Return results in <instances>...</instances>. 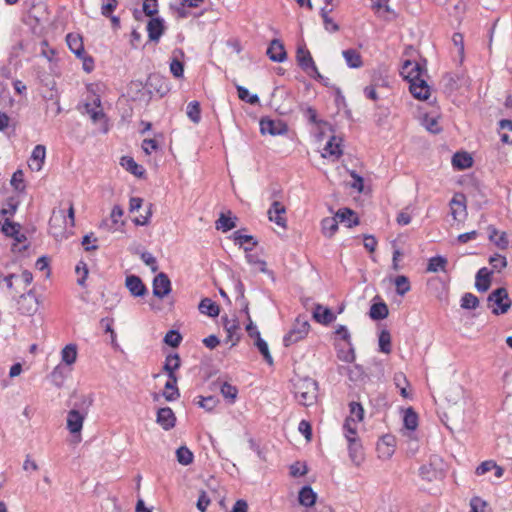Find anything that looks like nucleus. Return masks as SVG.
<instances>
[{
  "instance_id": "nucleus-1",
  "label": "nucleus",
  "mask_w": 512,
  "mask_h": 512,
  "mask_svg": "<svg viewBox=\"0 0 512 512\" xmlns=\"http://www.w3.org/2000/svg\"><path fill=\"white\" fill-rule=\"evenodd\" d=\"M293 393L299 404L311 406L317 401L318 383L310 377H295L292 379Z\"/></svg>"
},
{
  "instance_id": "nucleus-2",
  "label": "nucleus",
  "mask_w": 512,
  "mask_h": 512,
  "mask_svg": "<svg viewBox=\"0 0 512 512\" xmlns=\"http://www.w3.org/2000/svg\"><path fill=\"white\" fill-rule=\"evenodd\" d=\"M91 405L92 399L87 396H82L79 402L72 404V409L67 415V429L71 434L80 433L84 419Z\"/></svg>"
},
{
  "instance_id": "nucleus-3",
  "label": "nucleus",
  "mask_w": 512,
  "mask_h": 512,
  "mask_svg": "<svg viewBox=\"0 0 512 512\" xmlns=\"http://www.w3.org/2000/svg\"><path fill=\"white\" fill-rule=\"evenodd\" d=\"M487 301L489 306H495L492 308V313L494 315L505 314L512 305V301L510 300L508 292L504 287H499L492 291L489 294Z\"/></svg>"
},
{
  "instance_id": "nucleus-4",
  "label": "nucleus",
  "mask_w": 512,
  "mask_h": 512,
  "mask_svg": "<svg viewBox=\"0 0 512 512\" xmlns=\"http://www.w3.org/2000/svg\"><path fill=\"white\" fill-rule=\"evenodd\" d=\"M309 328V322L304 317L296 318L293 328L283 338L284 345L288 347L303 339L307 335Z\"/></svg>"
},
{
  "instance_id": "nucleus-5",
  "label": "nucleus",
  "mask_w": 512,
  "mask_h": 512,
  "mask_svg": "<svg viewBox=\"0 0 512 512\" xmlns=\"http://www.w3.org/2000/svg\"><path fill=\"white\" fill-rule=\"evenodd\" d=\"M260 131L262 134H270L272 136L284 135L288 131V127L282 120H273L271 118H262L260 120Z\"/></svg>"
},
{
  "instance_id": "nucleus-6",
  "label": "nucleus",
  "mask_w": 512,
  "mask_h": 512,
  "mask_svg": "<svg viewBox=\"0 0 512 512\" xmlns=\"http://www.w3.org/2000/svg\"><path fill=\"white\" fill-rule=\"evenodd\" d=\"M171 281L164 272L157 274L152 282L153 295L159 299L165 298L171 292Z\"/></svg>"
},
{
  "instance_id": "nucleus-7",
  "label": "nucleus",
  "mask_w": 512,
  "mask_h": 512,
  "mask_svg": "<svg viewBox=\"0 0 512 512\" xmlns=\"http://www.w3.org/2000/svg\"><path fill=\"white\" fill-rule=\"evenodd\" d=\"M125 286L133 297H144L148 293L146 285L137 275H128L125 279Z\"/></svg>"
},
{
  "instance_id": "nucleus-8",
  "label": "nucleus",
  "mask_w": 512,
  "mask_h": 512,
  "mask_svg": "<svg viewBox=\"0 0 512 512\" xmlns=\"http://www.w3.org/2000/svg\"><path fill=\"white\" fill-rule=\"evenodd\" d=\"M400 73L404 79L411 83L415 80H419L422 76L423 68L418 62L406 60L402 65Z\"/></svg>"
},
{
  "instance_id": "nucleus-9",
  "label": "nucleus",
  "mask_w": 512,
  "mask_h": 512,
  "mask_svg": "<svg viewBox=\"0 0 512 512\" xmlns=\"http://www.w3.org/2000/svg\"><path fill=\"white\" fill-rule=\"evenodd\" d=\"M156 422L165 431H169L175 427L176 416L170 407H163L157 411Z\"/></svg>"
},
{
  "instance_id": "nucleus-10",
  "label": "nucleus",
  "mask_w": 512,
  "mask_h": 512,
  "mask_svg": "<svg viewBox=\"0 0 512 512\" xmlns=\"http://www.w3.org/2000/svg\"><path fill=\"white\" fill-rule=\"evenodd\" d=\"M296 59L298 65L304 72L309 73V70L316 72L315 62L310 52L304 46H299L297 48Z\"/></svg>"
},
{
  "instance_id": "nucleus-11",
  "label": "nucleus",
  "mask_w": 512,
  "mask_h": 512,
  "mask_svg": "<svg viewBox=\"0 0 512 512\" xmlns=\"http://www.w3.org/2000/svg\"><path fill=\"white\" fill-rule=\"evenodd\" d=\"M267 55L273 62H284L287 59L283 43L279 39H273L267 49Z\"/></svg>"
},
{
  "instance_id": "nucleus-12",
  "label": "nucleus",
  "mask_w": 512,
  "mask_h": 512,
  "mask_svg": "<svg viewBox=\"0 0 512 512\" xmlns=\"http://www.w3.org/2000/svg\"><path fill=\"white\" fill-rule=\"evenodd\" d=\"M164 30V20L160 17H152L147 23L148 37L153 42L160 40Z\"/></svg>"
},
{
  "instance_id": "nucleus-13",
  "label": "nucleus",
  "mask_w": 512,
  "mask_h": 512,
  "mask_svg": "<svg viewBox=\"0 0 512 512\" xmlns=\"http://www.w3.org/2000/svg\"><path fill=\"white\" fill-rule=\"evenodd\" d=\"M409 89L411 94L419 100H426L430 96V88L427 82L421 77L419 80L411 82Z\"/></svg>"
},
{
  "instance_id": "nucleus-14",
  "label": "nucleus",
  "mask_w": 512,
  "mask_h": 512,
  "mask_svg": "<svg viewBox=\"0 0 512 512\" xmlns=\"http://www.w3.org/2000/svg\"><path fill=\"white\" fill-rule=\"evenodd\" d=\"M313 318L318 323L329 325L336 319V316L328 307L316 304L313 311Z\"/></svg>"
},
{
  "instance_id": "nucleus-15",
  "label": "nucleus",
  "mask_w": 512,
  "mask_h": 512,
  "mask_svg": "<svg viewBox=\"0 0 512 512\" xmlns=\"http://www.w3.org/2000/svg\"><path fill=\"white\" fill-rule=\"evenodd\" d=\"M285 207L279 201H274L268 210L269 220L278 226L285 227L286 219L282 216L285 213Z\"/></svg>"
},
{
  "instance_id": "nucleus-16",
  "label": "nucleus",
  "mask_w": 512,
  "mask_h": 512,
  "mask_svg": "<svg viewBox=\"0 0 512 512\" xmlns=\"http://www.w3.org/2000/svg\"><path fill=\"white\" fill-rule=\"evenodd\" d=\"M492 271L486 267L478 270L476 274L475 287L479 292H486L491 286Z\"/></svg>"
},
{
  "instance_id": "nucleus-17",
  "label": "nucleus",
  "mask_w": 512,
  "mask_h": 512,
  "mask_svg": "<svg viewBox=\"0 0 512 512\" xmlns=\"http://www.w3.org/2000/svg\"><path fill=\"white\" fill-rule=\"evenodd\" d=\"M66 42L69 49L78 58H82V56L85 54L82 37L79 34L69 33L66 36Z\"/></svg>"
},
{
  "instance_id": "nucleus-18",
  "label": "nucleus",
  "mask_w": 512,
  "mask_h": 512,
  "mask_svg": "<svg viewBox=\"0 0 512 512\" xmlns=\"http://www.w3.org/2000/svg\"><path fill=\"white\" fill-rule=\"evenodd\" d=\"M337 220L342 223H346L348 228L359 224V218L356 213L350 208H341L335 214Z\"/></svg>"
},
{
  "instance_id": "nucleus-19",
  "label": "nucleus",
  "mask_w": 512,
  "mask_h": 512,
  "mask_svg": "<svg viewBox=\"0 0 512 512\" xmlns=\"http://www.w3.org/2000/svg\"><path fill=\"white\" fill-rule=\"evenodd\" d=\"M180 365L181 360L177 353L169 354L166 357L163 369L167 373L169 379L175 380V378H177L175 371L179 369Z\"/></svg>"
},
{
  "instance_id": "nucleus-20",
  "label": "nucleus",
  "mask_w": 512,
  "mask_h": 512,
  "mask_svg": "<svg viewBox=\"0 0 512 512\" xmlns=\"http://www.w3.org/2000/svg\"><path fill=\"white\" fill-rule=\"evenodd\" d=\"M45 157H46L45 146L41 145V144L36 145L31 154L32 163L30 164V167L32 169H35L36 171H40L44 164Z\"/></svg>"
},
{
  "instance_id": "nucleus-21",
  "label": "nucleus",
  "mask_w": 512,
  "mask_h": 512,
  "mask_svg": "<svg viewBox=\"0 0 512 512\" xmlns=\"http://www.w3.org/2000/svg\"><path fill=\"white\" fill-rule=\"evenodd\" d=\"M24 23L30 26L32 33L35 35L42 34L44 30L43 17L34 14L33 11L28 12V15L24 18Z\"/></svg>"
},
{
  "instance_id": "nucleus-22",
  "label": "nucleus",
  "mask_w": 512,
  "mask_h": 512,
  "mask_svg": "<svg viewBox=\"0 0 512 512\" xmlns=\"http://www.w3.org/2000/svg\"><path fill=\"white\" fill-rule=\"evenodd\" d=\"M120 164L123 168H125L128 172H130L136 177L141 178L145 174V169L143 168V166L137 164L132 157L123 156L121 158Z\"/></svg>"
},
{
  "instance_id": "nucleus-23",
  "label": "nucleus",
  "mask_w": 512,
  "mask_h": 512,
  "mask_svg": "<svg viewBox=\"0 0 512 512\" xmlns=\"http://www.w3.org/2000/svg\"><path fill=\"white\" fill-rule=\"evenodd\" d=\"M198 309L202 314H205L209 317H217L220 313V307L210 298H203L199 305Z\"/></svg>"
},
{
  "instance_id": "nucleus-24",
  "label": "nucleus",
  "mask_w": 512,
  "mask_h": 512,
  "mask_svg": "<svg viewBox=\"0 0 512 512\" xmlns=\"http://www.w3.org/2000/svg\"><path fill=\"white\" fill-rule=\"evenodd\" d=\"M453 167L464 170L472 166L473 159L467 152H456L452 158Z\"/></svg>"
},
{
  "instance_id": "nucleus-25",
  "label": "nucleus",
  "mask_w": 512,
  "mask_h": 512,
  "mask_svg": "<svg viewBox=\"0 0 512 512\" xmlns=\"http://www.w3.org/2000/svg\"><path fill=\"white\" fill-rule=\"evenodd\" d=\"M341 138H337L336 136H332L329 141L326 143L324 147V156H334L335 158H339L343 151L341 149Z\"/></svg>"
},
{
  "instance_id": "nucleus-26",
  "label": "nucleus",
  "mask_w": 512,
  "mask_h": 512,
  "mask_svg": "<svg viewBox=\"0 0 512 512\" xmlns=\"http://www.w3.org/2000/svg\"><path fill=\"white\" fill-rule=\"evenodd\" d=\"M395 438L392 435H384L377 444V449L385 457L394 453Z\"/></svg>"
},
{
  "instance_id": "nucleus-27",
  "label": "nucleus",
  "mask_w": 512,
  "mask_h": 512,
  "mask_svg": "<svg viewBox=\"0 0 512 512\" xmlns=\"http://www.w3.org/2000/svg\"><path fill=\"white\" fill-rule=\"evenodd\" d=\"M298 499L301 505L311 507L316 502L317 494L307 485L300 489Z\"/></svg>"
},
{
  "instance_id": "nucleus-28",
  "label": "nucleus",
  "mask_w": 512,
  "mask_h": 512,
  "mask_svg": "<svg viewBox=\"0 0 512 512\" xmlns=\"http://www.w3.org/2000/svg\"><path fill=\"white\" fill-rule=\"evenodd\" d=\"M348 450H349V456L351 460L359 464L363 459V453H362V445L358 438L355 439H349L348 441Z\"/></svg>"
},
{
  "instance_id": "nucleus-29",
  "label": "nucleus",
  "mask_w": 512,
  "mask_h": 512,
  "mask_svg": "<svg viewBox=\"0 0 512 512\" xmlns=\"http://www.w3.org/2000/svg\"><path fill=\"white\" fill-rule=\"evenodd\" d=\"M222 321L223 327L227 332V341H232V346L236 345V343L239 341V336H237L235 340H233V337L239 329L238 321L236 319L229 320L227 316L222 317Z\"/></svg>"
},
{
  "instance_id": "nucleus-30",
  "label": "nucleus",
  "mask_w": 512,
  "mask_h": 512,
  "mask_svg": "<svg viewBox=\"0 0 512 512\" xmlns=\"http://www.w3.org/2000/svg\"><path fill=\"white\" fill-rule=\"evenodd\" d=\"M342 55L350 68H360L363 65L361 55L356 49L344 50Z\"/></svg>"
},
{
  "instance_id": "nucleus-31",
  "label": "nucleus",
  "mask_w": 512,
  "mask_h": 512,
  "mask_svg": "<svg viewBox=\"0 0 512 512\" xmlns=\"http://www.w3.org/2000/svg\"><path fill=\"white\" fill-rule=\"evenodd\" d=\"M163 397L169 401H175L180 397V392L177 387V378L175 380L169 379L164 386Z\"/></svg>"
},
{
  "instance_id": "nucleus-32",
  "label": "nucleus",
  "mask_w": 512,
  "mask_h": 512,
  "mask_svg": "<svg viewBox=\"0 0 512 512\" xmlns=\"http://www.w3.org/2000/svg\"><path fill=\"white\" fill-rule=\"evenodd\" d=\"M147 84L154 87L161 96H164L169 91L166 80L159 75H150Z\"/></svg>"
},
{
  "instance_id": "nucleus-33",
  "label": "nucleus",
  "mask_w": 512,
  "mask_h": 512,
  "mask_svg": "<svg viewBox=\"0 0 512 512\" xmlns=\"http://www.w3.org/2000/svg\"><path fill=\"white\" fill-rule=\"evenodd\" d=\"M389 310L384 302L374 303L370 307L369 316L373 320H383L388 316Z\"/></svg>"
},
{
  "instance_id": "nucleus-34",
  "label": "nucleus",
  "mask_w": 512,
  "mask_h": 512,
  "mask_svg": "<svg viewBox=\"0 0 512 512\" xmlns=\"http://www.w3.org/2000/svg\"><path fill=\"white\" fill-rule=\"evenodd\" d=\"M403 425L407 430L414 431L418 426V415L412 407L405 410Z\"/></svg>"
},
{
  "instance_id": "nucleus-35",
  "label": "nucleus",
  "mask_w": 512,
  "mask_h": 512,
  "mask_svg": "<svg viewBox=\"0 0 512 512\" xmlns=\"http://www.w3.org/2000/svg\"><path fill=\"white\" fill-rule=\"evenodd\" d=\"M233 239L236 244L242 246L245 243H251V247H244L246 253L250 252L256 245L257 241L252 235H244L240 230L233 233Z\"/></svg>"
},
{
  "instance_id": "nucleus-36",
  "label": "nucleus",
  "mask_w": 512,
  "mask_h": 512,
  "mask_svg": "<svg viewBox=\"0 0 512 512\" xmlns=\"http://www.w3.org/2000/svg\"><path fill=\"white\" fill-rule=\"evenodd\" d=\"M68 372L66 367L57 365L50 374L52 383L57 387H62Z\"/></svg>"
},
{
  "instance_id": "nucleus-37",
  "label": "nucleus",
  "mask_w": 512,
  "mask_h": 512,
  "mask_svg": "<svg viewBox=\"0 0 512 512\" xmlns=\"http://www.w3.org/2000/svg\"><path fill=\"white\" fill-rule=\"evenodd\" d=\"M448 261L443 256H434L429 259L427 265V271L437 273L439 271H445Z\"/></svg>"
},
{
  "instance_id": "nucleus-38",
  "label": "nucleus",
  "mask_w": 512,
  "mask_h": 512,
  "mask_svg": "<svg viewBox=\"0 0 512 512\" xmlns=\"http://www.w3.org/2000/svg\"><path fill=\"white\" fill-rule=\"evenodd\" d=\"M343 433L348 441L357 438V422L354 417H347L343 424Z\"/></svg>"
},
{
  "instance_id": "nucleus-39",
  "label": "nucleus",
  "mask_w": 512,
  "mask_h": 512,
  "mask_svg": "<svg viewBox=\"0 0 512 512\" xmlns=\"http://www.w3.org/2000/svg\"><path fill=\"white\" fill-rule=\"evenodd\" d=\"M123 209L119 205H115L111 211V224H109L108 220H104L101 224V227H108L110 231L116 230L114 226H116L119 222V219L123 216Z\"/></svg>"
},
{
  "instance_id": "nucleus-40",
  "label": "nucleus",
  "mask_w": 512,
  "mask_h": 512,
  "mask_svg": "<svg viewBox=\"0 0 512 512\" xmlns=\"http://www.w3.org/2000/svg\"><path fill=\"white\" fill-rule=\"evenodd\" d=\"M62 361L66 365H71L77 358V346L75 344L66 345L61 352Z\"/></svg>"
},
{
  "instance_id": "nucleus-41",
  "label": "nucleus",
  "mask_w": 512,
  "mask_h": 512,
  "mask_svg": "<svg viewBox=\"0 0 512 512\" xmlns=\"http://www.w3.org/2000/svg\"><path fill=\"white\" fill-rule=\"evenodd\" d=\"M419 475L422 479L431 482L438 478L440 472L430 463L424 464L419 468Z\"/></svg>"
},
{
  "instance_id": "nucleus-42",
  "label": "nucleus",
  "mask_w": 512,
  "mask_h": 512,
  "mask_svg": "<svg viewBox=\"0 0 512 512\" xmlns=\"http://www.w3.org/2000/svg\"><path fill=\"white\" fill-rule=\"evenodd\" d=\"M188 118L195 124H198L201 120V108L198 101H191L188 103L186 108Z\"/></svg>"
},
{
  "instance_id": "nucleus-43",
  "label": "nucleus",
  "mask_w": 512,
  "mask_h": 512,
  "mask_svg": "<svg viewBox=\"0 0 512 512\" xmlns=\"http://www.w3.org/2000/svg\"><path fill=\"white\" fill-rule=\"evenodd\" d=\"M236 220V217L231 218L230 216L222 213L216 222V228L218 230H222L223 232H228L236 227Z\"/></svg>"
},
{
  "instance_id": "nucleus-44",
  "label": "nucleus",
  "mask_w": 512,
  "mask_h": 512,
  "mask_svg": "<svg viewBox=\"0 0 512 512\" xmlns=\"http://www.w3.org/2000/svg\"><path fill=\"white\" fill-rule=\"evenodd\" d=\"M338 220L335 217L332 218H324L322 220V231L323 234L327 237H332L335 232L338 230Z\"/></svg>"
},
{
  "instance_id": "nucleus-45",
  "label": "nucleus",
  "mask_w": 512,
  "mask_h": 512,
  "mask_svg": "<svg viewBox=\"0 0 512 512\" xmlns=\"http://www.w3.org/2000/svg\"><path fill=\"white\" fill-rule=\"evenodd\" d=\"M26 47L27 42L24 39L15 38L14 44L11 46L9 52L10 62H12L13 59L20 57L21 54L25 51Z\"/></svg>"
},
{
  "instance_id": "nucleus-46",
  "label": "nucleus",
  "mask_w": 512,
  "mask_h": 512,
  "mask_svg": "<svg viewBox=\"0 0 512 512\" xmlns=\"http://www.w3.org/2000/svg\"><path fill=\"white\" fill-rule=\"evenodd\" d=\"M238 97L240 100L245 101L251 105H257L260 102V99L257 94H250L249 90L243 86H236Z\"/></svg>"
},
{
  "instance_id": "nucleus-47",
  "label": "nucleus",
  "mask_w": 512,
  "mask_h": 512,
  "mask_svg": "<svg viewBox=\"0 0 512 512\" xmlns=\"http://www.w3.org/2000/svg\"><path fill=\"white\" fill-rule=\"evenodd\" d=\"M27 300L30 301L29 307L26 309L21 307L20 309L23 311V313L31 314L32 312L36 311V309H37V299H36V295H35V292L33 289H30L27 293L21 294L20 301L24 302Z\"/></svg>"
},
{
  "instance_id": "nucleus-48",
  "label": "nucleus",
  "mask_w": 512,
  "mask_h": 512,
  "mask_svg": "<svg viewBox=\"0 0 512 512\" xmlns=\"http://www.w3.org/2000/svg\"><path fill=\"white\" fill-rule=\"evenodd\" d=\"M220 391L223 397L227 399L229 403L235 402L238 395V389L236 386H233L228 382H223L220 386Z\"/></svg>"
},
{
  "instance_id": "nucleus-49",
  "label": "nucleus",
  "mask_w": 512,
  "mask_h": 512,
  "mask_svg": "<svg viewBox=\"0 0 512 512\" xmlns=\"http://www.w3.org/2000/svg\"><path fill=\"white\" fill-rule=\"evenodd\" d=\"M176 458L180 464L187 466L193 462L194 456L186 446H181L176 450Z\"/></svg>"
},
{
  "instance_id": "nucleus-50",
  "label": "nucleus",
  "mask_w": 512,
  "mask_h": 512,
  "mask_svg": "<svg viewBox=\"0 0 512 512\" xmlns=\"http://www.w3.org/2000/svg\"><path fill=\"white\" fill-rule=\"evenodd\" d=\"M394 284L396 286V293L400 296H404L410 291V281L405 275H399L395 278Z\"/></svg>"
},
{
  "instance_id": "nucleus-51",
  "label": "nucleus",
  "mask_w": 512,
  "mask_h": 512,
  "mask_svg": "<svg viewBox=\"0 0 512 512\" xmlns=\"http://www.w3.org/2000/svg\"><path fill=\"white\" fill-rule=\"evenodd\" d=\"M332 9H326V7H323L320 11L321 17L323 19V24L325 30L328 32H337L339 30V25L333 21L332 18L329 17V12H331Z\"/></svg>"
},
{
  "instance_id": "nucleus-52",
  "label": "nucleus",
  "mask_w": 512,
  "mask_h": 512,
  "mask_svg": "<svg viewBox=\"0 0 512 512\" xmlns=\"http://www.w3.org/2000/svg\"><path fill=\"white\" fill-rule=\"evenodd\" d=\"M461 308L474 310L479 306V299L472 293H465L461 298Z\"/></svg>"
},
{
  "instance_id": "nucleus-53",
  "label": "nucleus",
  "mask_w": 512,
  "mask_h": 512,
  "mask_svg": "<svg viewBox=\"0 0 512 512\" xmlns=\"http://www.w3.org/2000/svg\"><path fill=\"white\" fill-rule=\"evenodd\" d=\"M379 350L386 354L391 352V335L388 330H382L379 334Z\"/></svg>"
},
{
  "instance_id": "nucleus-54",
  "label": "nucleus",
  "mask_w": 512,
  "mask_h": 512,
  "mask_svg": "<svg viewBox=\"0 0 512 512\" xmlns=\"http://www.w3.org/2000/svg\"><path fill=\"white\" fill-rule=\"evenodd\" d=\"M246 260L249 264H252V265H258L259 266V270L262 272V273H266L268 275H273V272L272 271H269L267 268H266V262L262 259H260L256 254H252V253H247L246 254Z\"/></svg>"
},
{
  "instance_id": "nucleus-55",
  "label": "nucleus",
  "mask_w": 512,
  "mask_h": 512,
  "mask_svg": "<svg viewBox=\"0 0 512 512\" xmlns=\"http://www.w3.org/2000/svg\"><path fill=\"white\" fill-rule=\"evenodd\" d=\"M181 341H182V336L176 330L168 331L164 337V343L173 348L178 347L180 345Z\"/></svg>"
},
{
  "instance_id": "nucleus-56",
  "label": "nucleus",
  "mask_w": 512,
  "mask_h": 512,
  "mask_svg": "<svg viewBox=\"0 0 512 512\" xmlns=\"http://www.w3.org/2000/svg\"><path fill=\"white\" fill-rule=\"evenodd\" d=\"M2 232L10 238L18 235V231L20 230V225L16 222H12L9 219H6L2 225Z\"/></svg>"
},
{
  "instance_id": "nucleus-57",
  "label": "nucleus",
  "mask_w": 512,
  "mask_h": 512,
  "mask_svg": "<svg viewBox=\"0 0 512 512\" xmlns=\"http://www.w3.org/2000/svg\"><path fill=\"white\" fill-rule=\"evenodd\" d=\"M350 415L348 417H354L355 422H360L364 418V409L360 403L351 402L349 404Z\"/></svg>"
},
{
  "instance_id": "nucleus-58",
  "label": "nucleus",
  "mask_w": 512,
  "mask_h": 512,
  "mask_svg": "<svg viewBox=\"0 0 512 512\" xmlns=\"http://www.w3.org/2000/svg\"><path fill=\"white\" fill-rule=\"evenodd\" d=\"M170 72L176 78L183 77L184 74V64L177 58H173L170 63Z\"/></svg>"
},
{
  "instance_id": "nucleus-59",
  "label": "nucleus",
  "mask_w": 512,
  "mask_h": 512,
  "mask_svg": "<svg viewBox=\"0 0 512 512\" xmlns=\"http://www.w3.org/2000/svg\"><path fill=\"white\" fill-rule=\"evenodd\" d=\"M140 258L147 266L151 268L152 272H156L158 270L157 260L150 252H142L140 254Z\"/></svg>"
},
{
  "instance_id": "nucleus-60",
  "label": "nucleus",
  "mask_w": 512,
  "mask_h": 512,
  "mask_svg": "<svg viewBox=\"0 0 512 512\" xmlns=\"http://www.w3.org/2000/svg\"><path fill=\"white\" fill-rule=\"evenodd\" d=\"M18 202L13 198H9L6 202V207L0 210V216H13L16 213Z\"/></svg>"
},
{
  "instance_id": "nucleus-61",
  "label": "nucleus",
  "mask_w": 512,
  "mask_h": 512,
  "mask_svg": "<svg viewBox=\"0 0 512 512\" xmlns=\"http://www.w3.org/2000/svg\"><path fill=\"white\" fill-rule=\"evenodd\" d=\"M11 185L15 188V190H24L25 184L23 179V172L21 170H17L16 172H14L11 179Z\"/></svg>"
},
{
  "instance_id": "nucleus-62",
  "label": "nucleus",
  "mask_w": 512,
  "mask_h": 512,
  "mask_svg": "<svg viewBox=\"0 0 512 512\" xmlns=\"http://www.w3.org/2000/svg\"><path fill=\"white\" fill-rule=\"evenodd\" d=\"M217 403L218 399L215 396L200 397V400L198 401L200 407L204 408L207 411L213 410Z\"/></svg>"
},
{
  "instance_id": "nucleus-63",
  "label": "nucleus",
  "mask_w": 512,
  "mask_h": 512,
  "mask_svg": "<svg viewBox=\"0 0 512 512\" xmlns=\"http://www.w3.org/2000/svg\"><path fill=\"white\" fill-rule=\"evenodd\" d=\"M487 503L478 496L471 498L470 500V512H484Z\"/></svg>"
},
{
  "instance_id": "nucleus-64",
  "label": "nucleus",
  "mask_w": 512,
  "mask_h": 512,
  "mask_svg": "<svg viewBox=\"0 0 512 512\" xmlns=\"http://www.w3.org/2000/svg\"><path fill=\"white\" fill-rule=\"evenodd\" d=\"M424 125L426 129L431 133L437 134L441 131L438 120L434 117H425Z\"/></svg>"
}]
</instances>
